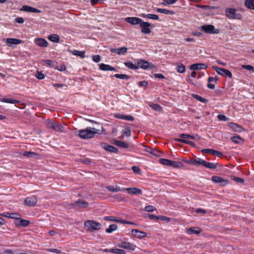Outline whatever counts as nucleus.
<instances>
[{
    "label": "nucleus",
    "instance_id": "1",
    "mask_svg": "<svg viewBox=\"0 0 254 254\" xmlns=\"http://www.w3.org/2000/svg\"><path fill=\"white\" fill-rule=\"evenodd\" d=\"M99 130L93 127H87L85 129H80L76 132V134L82 139H89L93 137Z\"/></svg>",
    "mask_w": 254,
    "mask_h": 254
},
{
    "label": "nucleus",
    "instance_id": "2",
    "mask_svg": "<svg viewBox=\"0 0 254 254\" xmlns=\"http://www.w3.org/2000/svg\"><path fill=\"white\" fill-rule=\"evenodd\" d=\"M84 225L85 229L90 232L99 230L102 227L101 223L90 220L85 221Z\"/></svg>",
    "mask_w": 254,
    "mask_h": 254
},
{
    "label": "nucleus",
    "instance_id": "3",
    "mask_svg": "<svg viewBox=\"0 0 254 254\" xmlns=\"http://www.w3.org/2000/svg\"><path fill=\"white\" fill-rule=\"evenodd\" d=\"M46 125L49 128H51L56 131L60 132H64V127L52 120H47L46 121Z\"/></svg>",
    "mask_w": 254,
    "mask_h": 254
},
{
    "label": "nucleus",
    "instance_id": "4",
    "mask_svg": "<svg viewBox=\"0 0 254 254\" xmlns=\"http://www.w3.org/2000/svg\"><path fill=\"white\" fill-rule=\"evenodd\" d=\"M200 30L207 34H218L219 29L215 28L214 26L210 24L203 25L199 27Z\"/></svg>",
    "mask_w": 254,
    "mask_h": 254
},
{
    "label": "nucleus",
    "instance_id": "5",
    "mask_svg": "<svg viewBox=\"0 0 254 254\" xmlns=\"http://www.w3.org/2000/svg\"><path fill=\"white\" fill-rule=\"evenodd\" d=\"M226 15L230 19H241L242 15L237 13L234 8H228L226 10Z\"/></svg>",
    "mask_w": 254,
    "mask_h": 254
},
{
    "label": "nucleus",
    "instance_id": "6",
    "mask_svg": "<svg viewBox=\"0 0 254 254\" xmlns=\"http://www.w3.org/2000/svg\"><path fill=\"white\" fill-rule=\"evenodd\" d=\"M212 68L220 75L229 78H231L232 76L231 72L225 68H219L216 66H213Z\"/></svg>",
    "mask_w": 254,
    "mask_h": 254
},
{
    "label": "nucleus",
    "instance_id": "7",
    "mask_svg": "<svg viewBox=\"0 0 254 254\" xmlns=\"http://www.w3.org/2000/svg\"><path fill=\"white\" fill-rule=\"evenodd\" d=\"M118 246L119 248L125 249L130 251H134L136 248V246L132 243L128 242H122L118 244Z\"/></svg>",
    "mask_w": 254,
    "mask_h": 254
},
{
    "label": "nucleus",
    "instance_id": "8",
    "mask_svg": "<svg viewBox=\"0 0 254 254\" xmlns=\"http://www.w3.org/2000/svg\"><path fill=\"white\" fill-rule=\"evenodd\" d=\"M139 25L141 27V32L142 33L144 34H149L151 33V29L150 28L151 24L150 23L142 21V20Z\"/></svg>",
    "mask_w": 254,
    "mask_h": 254
},
{
    "label": "nucleus",
    "instance_id": "9",
    "mask_svg": "<svg viewBox=\"0 0 254 254\" xmlns=\"http://www.w3.org/2000/svg\"><path fill=\"white\" fill-rule=\"evenodd\" d=\"M131 234L134 237L137 239H141L147 236L146 232L139 230L138 229H133L131 230Z\"/></svg>",
    "mask_w": 254,
    "mask_h": 254
},
{
    "label": "nucleus",
    "instance_id": "10",
    "mask_svg": "<svg viewBox=\"0 0 254 254\" xmlns=\"http://www.w3.org/2000/svg\"><path fill=\"white\" fill-rule=\"evenodd\" d=\"M181 138L185 139H193L196 141L199 140L200 137L197 134H188L185 133H181L179 135Z\"/></svg>",
    "mask_w": 254,
    "mask_h": 254
},
{
    "label": "nucleus",
    "instance_id": "11",
    "mask_svg": "<svg viewBox=\"0 0 254 254\" xmlns=\"http://www.w3.org/2000/svg\"><path fill=\"white\" fill-rule=\"evenodd\" d=\"M211 179L215 183L218 184L222 186L227 185L228 182L227 180L224 179L222 177L216 176L212 177Z\"/></svg>",
    "mask_w": 254,
    "mask_h": 254
},
{
    "label": "nucleus",
    "instance_id": "12",
    "mask_svg": "<svg viewBox=\"0 0 254 254\" xmlns=\"http://www.w3.org/2000/svg\"><path fill=\"white\" fill-rule=\"evenodd\" d=\"M6 42L9 47H13L14 45H18L22 42V40L15 38H7Z\"/></svg>",
    "mask_w": 254,
    "mask_h": 254
},
{
    "label": "nucleus",
    "instance_id": "13",
    "mask_svg": "<svg viewBox=\"0 0 254 254\" xmlns=\"http://www.w3.org/2000/svg\"><path fill=\"white\" fill-rule=\"evenodd\" d=\"M125 20L132 25L140 24L142 20L138 17H128L125 19Z\"/></svg>",
    "mask_w": 254,
    "mask_h": 254
},
{
    "label": "nucleus",
    "instance_id": "14",
    "mask_svg": "<svg viewBox=\"0 0 254 254\" xmlns=\"http://www.w3.org/2000/svg\"><path fill=\"white\" fill-rule=\"evenodd\" d=\"M229 127L234 131L241 132L244 131V128L240 125L233 123L228 124Z\"/></svg>",
    "mask_w": 254,
    "mask_h": 254
},
{
    "label": "nucleus",
    "instance_id": "15",
    "mask_svg": "<svg viewBox=\"0 0 254 254\" xmlns=\"http://www.w3.org/2000/svg\"><path fill=\"white\" fill-rule=\"evenodd\" d=\"M127 190V192L130 194H142L141 190L137 188H124V190Z\"/></svg>",
    "mask_w": 254,
    "mask_h": 254
},
{
    "label": "nucleus",
    "instance_id": "16",
    "mask_svg": "<svg viewBox=\"0 0 254 254\" xmlns=\"http://www.w3.org/2000/svg\"><path fill=\"white\" fill-rule=\"evenodd\" d=\"M35 43L41 47H47L48 46V42L43 38H37L34 40Z\"/></svg>",
    "mask_w": 254,
    "mask_h": 254
},
{
    "label": "nucleus",
    "instance_id": "17",
    "mask_svg": "<svg viewBox=\"0 0 254 254\" xmlns=\"http://www.w3.org/2000/svg\"><path fill=\"white\" fill-rule=\"evenodd\" d=\"M207 67V66L203 64H191L190 66V69L192 70H200V69H206Z\"/></svg>",
    "mask_w": 254,
    "mask_h": 254
},
{
    "label": "nucleus",
    "instance_id": "18",
    "mask_svg": "<svg viewBox=\"0 0 254 254\" xmlns=\"http://www.w3.org/2000/svg\"><path fill=\"white\" fill-rule=\"evenodd\" d=\"M127 49L126 47H122L119 49H111V51L112 53H116L119 55H124L127 52Z\"/></svg>",
    "mask_w": 254,
    "mask_h": 254
},
{
    "label": "nucleus",
    "instance_id": "19",
    "mask_svg": "<svg viewBox=\"0 0 254 254\" xmlns=\"http://www.w3.org/2000/svg\"><path fill=\"white\" fill-rule=\"evenodd\" d=\"M138 68L139 67L143 69H146L149 66V63L143 60L139 59L137 60V65Z\"/></svg>",
    "mask_w": 254,
    "mask_h": 254
},
{
    "label": "nucleus",
    "instance_id": "20",
    "mask_svg": "<svg viewBox=\"0 0 254 254\" xmlns=\"http://www.w3.org/2000/svg\"><path fill=\"white\" fill-rule=\"evenodd\" d=\"M100 69L103 71H116V69L109 65L104 64H100Z\"/></svg>",
    "mask_w": 254,
    "mask_h": 254
},
{
    "label": "nucleus",
    "instance_id": "21",
    "mask_svg": "<svg viewBox=\"0 0 254 254\" xmlns=\"http://www.w3.org/2000/svg\"><path fill=\"white\" fill-rule=\"evenodd\" d=\"M102 147L105 150L110 151V152H117V151H118L117 148L114 147L113 146L109 145L107 143H103L102 144Z\"/></svg>",
    "mask_w": 254,
    "mask_h": 254
},
{
    "label": "nucleus",
    "instance_id": "22",
    "mask_svg": "<svg viewBox=\"0 0 254 254\" xmlns=\"http://www.w3.org/2000/svg\"><path fill=\"white\" fill-rule=\"evenodd\" d=\"M205 160L201 159V158H196L193 160H191L190 162V163L196 166H204Z\"/></svg>",
    "mask_w": 254,
    "mask_h": 254
},
{
    "label": "nucleus",
    "instance_id": "23",
    "mask_svg": "<svg viewBox=\"0 0 254 254\" xmlns=\"http://www.w3.org/2000/svg\"><path fill=\"white\" fill-rule=\"evenodd\" d=\"M202 152L203 153H206L209 154H211L214 156H219L222 154V153L211 149H204L202 150Z\"/></svg>",
    "mask_w": 254,
    "mask_h": 254
},
{
    "label": "nucleus",
    "instance_id": "24",
    "mask_svg": "<svg viewBox=\"0 0 254 254\" xmlns=\"http://www.w3.org/2000/svg\"><path fill=\"white\" fill-rule=\"evenodd\" d=\"M186 232L189 234H198L201 232V230L198 227H191L187 229Z\"/></svg>",
    "mask_w": 254,
    "mask_h": 254
},
{
    "label": "nucleus",
    "instance_id": "25",
    "mask_svg": "<svg viewBox=\"0 0 254 254\" xmlns=\"http://www.w3.org/2000/svg\"><path fill=\"white\" fill-rule=\"evenodd\" d=\"M74 205L80 208H86L88 205V203L84 201H76Z\"/></svg>",
    "mask_w": 254,
    "mask_h": 254
},
{
    "label": "nucleus",
    "instance_id": "26",
    "mask_svg": "<svg viewBox=\"0 0 254 254\" xmlns=\"http://www.w3.org/2000/svg\"><path fill=\"white\" fill-rule=\"evenodd\" d=\"M114 143L116 145L121 147H122V148H128L129 146V145H128L127 143L123 142V141H120V140H115L114 141Z\"/></svg>",
    "mask_w": 254,
    "mask_h": 254
},
{
    "label": "nucleus",
    "instance_id": "27",
    "mask_svg": "<svg viewBox=\"0 0 254 254\" xmlns=\"http://www.w3.org/2000/svg\"><path fill=\"white\" fill-rule=\"evenodd\" d=\"M141 16L144 18H147L153 20H158L159 19V16L157 15L153 14H144L142 13L141 15Z\"/></svg>",
    "mask_w": 254,
    "mask_h": 254
},
{
    "label": "nucleus",
    "instance_id": "28",
    "mask_svg": "<svg viewBox=\"0 0 254 254\" xmlns=\"http://www.w3.org/2000/svg\"><path fill=\"white\" fill-rule=\"evenodd\" d=\"M170 166L175 168H181L183 167V164L180 162L174 161L171 160Z\"/></svg>",
    "mask_w": 254,
    "mask_h": 254
},
{
    "label": "nucleus",
    "instance_id": "29",
    "mask_svg": "<svg viewBox=\"0 0 254 254\" xmlns=\"http://www.w3.org/2000/svg\"><path fill=\"white\" fill-rule=\"evenodd\" d=\"M48 39L53 42L58 43L60 41V37L57 34H52L48 36Z\"/></svg>",
    "mask_w": 254,
    "mask_h": 254
},
{
    "label": "nucleus",
    "instance_id": "30",
    "mask_svg": "<svg viewBox=\"0 0 254 254\" xmlns=\"http://www.w3.org/2000/svg\"><path fill=\"white\" fill-rule=\"evenodd\" d=\"M245 4L249 9H254V0H246Z\"/></svg>",
    "mask_w": 254,
    "mask_h": 254
},
{
    "label": "nucleus",
    "instance_id": "31",
    "mask_svg": "<svg viewBox=\"0 0 254 254\" xmlns=\"http://www.w3.org/2000/svg\"><path fill=\"white\" fill-rule=\"evenodd\" d=\"M175 140L189 144L192 146H194L195 145L194 143L193 142L183 138H175Z\"/></svg>",
    "mask_w": 254,
    "mask_h": 254
},
{
    "label": "nucleus",
    "instance_id": "32",
    "mask_svg": "<svg viewBox=\"0 0 254 254\" xmlns=\"http://www.w3.org/2000/svg\"><path fill=\"white\" fill-rule=\"evenodd\" d=\"M157 11L158 12L161 13H164L165 14H170L172 15L174 13V12L171 10H168L166 9H163V8H158L157 9Z\"/></svg>",
    "mask_w": 254,
    "mask_h": 254
},
{
    "label": "nucleus",
    "instance_id": "33",
    "mask_svg": "<svg viewBox=\"0 0 254 254\" xmlns=\"http://www.w3.org/2000/svg\"><path fill=\"white\" fill-rule=\"evenodd\" d=\"M203 166L207 168L214 169L217 168V164L205 161Z\"/></svg>",
    "mask_w": 254,
    "mask_h": 254
},
{
    "label": "nucleus",
    "instance_id": "34",
    "mask_svg": "<svg viewBox=\"0 0 254 254\" xmlns=\"http://www.w3.org/2000/svg\"><path fill=\"white\" fill-rule=\"evenodd\" d=\"M108 190L113 192H118L119 191H123L124 188H120L118 187L109 186L107 188Z\"/></svg>",
    "mask_w": 254,
    "mask_h": 254
},
{
    "label": "nucleus",
    "instance_id": "35",
    "mask_svg": "<svg viewBox=\"0 0 254 254\" xmlns=\"http://www.w3.org/2000/svg\"><path fill=\"white\" fill-rule=\"evenodd\" d=\"M118 228V226L116 224L110 225L108 228L106 229L105 231L108 233H111L112 232L116 230Z\"/></svg>",
    "mask_w": 254,
    "mask_h": 254
},
{
    "label": "nucleus",
    "instance_id": "36",
    "mask_svg": "<svg viewBox=\"0 0 254 254\" xmlns=\"http://www.w3.org/2000/svg\"><path fill=\"white\" fill-rule=\"evenodd\" d=\"M0 100L3 102L11 103V104H16V103H19V101L18 100H15V99L3 98L1 99H0Z\"/></svg>",
    "mask_w": 254,
    "mask_h": 254
},
{
    "label": "nucleus",
    "instance_id": "37",
    "mask_svg": "<svg viewBox=\"0 0 254 254\" xmlns=\"http://www.w3.org/2000/svg\"><path fill=\"white\" fill-rule=\"evenodd\" d=\"M176 70L179 73H183L185 72V66L184 64H180L176 67Z\"/></svg>",
    "mask_w": 254,
    "mask_h": 254
},
{
    "label": "nucleus",
    "instance_id": "38",
    "mask_svg": "<svg viewBox=\"0 0 254 254\" xmlns=\"http://www.w3.org/2000/svg\"><path fill=\"white\" fill-rule=\"evenodd\" d=\"M149 105L152 109H153L155 111L160 112L162 110V107L158 104H149Z\"/></svg>",
    "mask_w": 254,
    "mask_h": 254
},
{
    "label": "nucleus",
    "instance_id": "39",
    "mask_svg": "<svg viewBox=\"0 0 254 254\" xmlns=\"http://www.w3.org/2000/svg\"><path fill=\"white\" fill-rule=\"evenodd\" d=\"M171 160L167 159L161 158L159 159V162L162 165L170 166Z\"/></svg>",
    "mask_w": 254,
    "mask_h": 254
},
{
    "label": "nucleus",
    "instance_id": "40",
    "mask_svg": "<svg viewBox=\"0 0 254 254\" xmlns=\"http://www.w3.org/2000/svg\"><path fill=\"white\" fill-rule=\"evenodd\" d=\"M72 53L74 55L79 56L81 58H84L85 57V52L84 51H79L77 50H74L72 52Z\"/></svg>",
    "mask_w": 254,
    "mask_h": 254
},
{
    "label": "nucleus",
    "instance_id": "41",
    "mask_svg": "<svg viewBox=\"0 0 254 254\" xmlns=\"http://www.w3.org/2000/svg\"><path fill=\"white\" fill-rule=\"evenodd\" d=\"M110 253H115L117 254H125L126 252L123 250L119 249H111Z\"/></svg>",
    "mask_w": 254,
    "mask_h": 254
},
{
    "label": "nucleus",
    "instance_id": "42",
    "mask_svg": "<svg viewBox=\"0 0 254 254\" xmlns=\"http://www.w3.org/2000/svg\"><path fill=\"white\" fill-rule=\"evenodd\" d=\"M125 65L130 69H137L138 66L134 64L132 62H127L125 63Z\"/></svg>",
    "mask_w": 254,
    "mask_h": 254
},
{
    "label": "nucleus",
    "instance_id": "43",
    "mask_svg": "<svg viewBox=\"0 0 254 254\" xmlns=\"http://www.w3.org/2000/svg\"><path fill=\"white\" fill-rule=\"evenodd\" d=\"M114 76L115 77L121 79L127 80L129 78L128 75L124 74H116Z\"/></svg>",
    "mask_w": 254,
    "mask_h": 254
},
{
    "label": "nucleus",
    "instance_id": "44",
    "mask_svg": "<svg viewBox=\"0 0 254 254\" xmlns=\"http://www.w3.org/2000/svg\"><path fill=\"white\" fill-rule=\"evenodd\" d=\"M44 62L50 67H53L55 68L56 63L55 61L51 60H45Z\"/></svg>",
    "mask_w": 254,
    "mask_h": 254
},
{
    "label": "nucleus",
    "instance_id": "45",
    "mask_svg": "<svg viewBox=\"0 0 254 254\" xmlns=\"http://www.w3.org/2000/svg\"><path fill=\"white\" fill-rule=\"evenodd\" d=\"M35 75L36 77L39 79H43L45 77V75L42 72H40L38 70L37 71Z\"/></svg>",
    "mask_w": 254,
    "mask_h": 254
},
{
    "label": "nucleus",
    "instance_id": "46",
    "mask_svg": "<svg viewBox=\"0 0 254 254\" xmlns=\"http://www.w3.org/2000/svg\"><path fill=\"white\" fill-rule=\"evenodd\" d=\"M242 67L244 69H246L249 71H252L253 72H254V67H253V66H252L251 65L244 64V65H242Z\"/></svg>",
    "mask_w": 254,
    "mask_h": 254
},
{
    "label": "nucleus",
    "instance_id": "47",
    "mask_svg": "<svg viewBox=\"0 0 254 254\" xmlns=\"http://www.w3.org/2000/svg\"><path fill=\"white\" fill-rule=\"evenodd\" d=\"M145 210L148 212H152L156 210V208L152 205H147L144 208Z\"/></svg>",
    "mask_w": 254,
    "mask_h": 254
},
{
    "label": "nucleus",
    "instance_id": "48",
    "mask_svg": "<svg viewBox=\"0 0 254 254\" xmlns=\"http://www.w3.org/2000/svg\"><path fill=\"white\" fill-rule=\"evenodd\" d=\"M55 69H56L60 71H64L66 69L65 66L64 64H61L59 66H55Z\"/></svg>",
    "mask_w": 254,
    "mask_h": 254
},
{
    "label": "nucleus",
    "instance_id": "49",
    "mask_svg": "<svg viewBox=\"0 0 254 254\" xmlns=\"http://www.w3.org/2000/svg\"><path fill=\"white\" fill-rule=\"evenodd\" d=\"M20 10L31 12H32V7L29 6L24 5L22 7V8L20 9Z\"/></svg>",
    "mask_w": 254,
    "mask_h": 254
},
{
    "label": "nucleus",
    "instance_id": "50",
    "mask_svg": "<svg viewBox=\"0 0 254 254\" xmlns=\"http://www.w3.org/2000/svg\"><path fill=\"white\" fill-rule=\"evenodd\" d=\"M30 221L25 219H21V226L26 227L30 224Z\"/></svg>",
    "mask_w": 254,
    "mask_h": 254
},
{
    "label": "nucleus",
    "instance_id": "51",
    "mask_svg": "<svg viewBox=\"0 0 254 254\" xmlns=\"http://www.w3.org/2000/svg\"><path fill=\"white\" fill-rule=\"evenodd\" d=\"M232 141L236 143H239L241 138L239 136H234L232 137Z\"/></svg>",
    "mask_w": 254,
    "mask_h": 254
},
{
    "label": "nucleus",
    "instance_id": "52",
    "mask_svg": "<svg viewBox=\"0 0 254 254\" xmlns=\"http://www.w3.org/2000/svg\"><path fill=\"white\" fill-rule=\"evenodd\" d=\"M217 118L219 121H227L228 120L227 117L224 115H218L217 116Z\"/></svg>",
    "mask_w": 254,
    "mask_h": 254
},
{
    "label": "nucleus",
    "instance_id": "53",
    "mask_svg": "<svg viewBox=\"0 0 254 254\" xmlns=\"http://www.w3.org/2000/svg\"><path fill=\"white\" fill-rule=\"evenodd\" d=\"M10 218H12L16 220L18 218H20V215L16 213H11Z\"/></svg>",
    "mask_w": 254,
    "mask_h": 254
},
{
    "label": "nucleus",
    "instance_id": "54",
    "mask_svg": "<svg viewBox=\"0 0 254 254\" xmlns=\"http://www.w3.org/2000/svg\"><path fill=\"white\" fill-rule=\"evenodd\" d=\"M104 220L109 221L116 222L117 219L113 216H105Z\"/></svg>",
    "mask_w": 254,
    "mask_h": 254
},
{
    "label": "nucleus",
    "instance_id": "55",
    "mask_svg": "<svg viewBox=\"0 0 254 254\" xmlns=\"http://www.w3.org/2000/svg\"><path fill=\"white\" fill-rule=\"evenodd\" d=\"M194 97H195V98H196L197 100L202 102V103H205L207 101V100L201 97V96H199L198 95H195L194 96Z\"/></svg>",
    "mask_w": 254,
    "mask_h": 254
},
{
    "label": "nucleus",
    "instance_id": "56",
    "mask_svg": "<svg viewBox=\"0 0 254 254\" xmlns=\"http://www.w3.org/2000/svg\"><path fill=\"white\" fill-rule=\"evenodd\" d=\"M123 133L124 134H125L127 136H130L131 135V131L129 128H126L123 130Z\"/></svg>",
    "mask_w": 254,
    "mask_h": 254
},
{
    "label": "nucleus",
    "instance_id": "57",
    "mask_svg": "<svg viewBox=\"0 0 254 254\" xmlns=\"http://www.w3.org/2000/svg\"><path fill=\"white\" fill-rule=\"evenodd\" d=\"M132 170L135 173H136L137 174H140L141 173L140 169H139V167L137 166H132Z\"/></svg>",
    "mask_w": 254,
    "mask_h": 254
},
{
    "label": "nucleus",
    "instance_id": "58",
    "mask_svg": "<svg viewBox=\"0 0 254 254\" xmlns=\"http://www.w3.org/2000/svg\"><path fill=\"white\" fill-rule=\"evenodd\" d=\"M92 60L96 63H98L101 61V58L99 55H94L92 57Z\"/></svg>",
    "mask_w": 254,
    "mask_h": 254
},
{
    "label": "nucleus",
    "instance_id": "59",
    "mask_svg": "<svg viewBox=\"0 0 254 254\" xmlns=\"http://www.w3.org/2000/svg\"><path fill=\"white\" fill-rule=\"evenodd\" d=\"M24 203L26 205L30 206L31 203V198L30 197H27L25 199Z\"/></svg>",
    "mask_w": 254,
    "mask_h": 254
},
{
    "label": "nucleus",
    "instance_id": "60",
    "mask_svg": "<svg viewBox=\"0 0 254 254\" xmlns=\"http://www.w3.org/2000/svg\"><path fill=\"white\" fill-rule=\"evenodd\" d=\"M195 212L197 213H201L202 214L206 213V211L202 208H197L195 210Z\"/></svg>",
    "mask_w": 254,
    "mask_h": 254
},
{
    "label": "nucleus",
    "instance_id": "61",
    "mask_svg": "<svg viewBox=\"0 0 254 254\" xmlns=\"http://www.w3.org/2000/svg\"><path fill=\"white\" fill-rule=\"evenodd\" d=\"M16 22L18 23H23L24 22V20L22 17H17L15 19Z\"/></svg>",
    "mask_w": 254,
    "mask_h": 254
},
{
    "label": "nucleus",
    "instance_id": "62",
    "mask_svg": "<svg viewBox=\"0 0 254 254\" xmlns=\"http://www.w3.org/2000/svg\"><path fill=\"white\" fill-rule=\"evenodd\" d=\"M163 0L165 2H166V4H173L177 1V0Z\"/></svg>",
    "mask_w": 254,
    "mask_h": 254
},
{
    "label": "nucleus",
    "instance_id": "63",
    "mask_svg": "<svg viewBox=\"0 0 254 254\" xmlns=\"http://www.w3.org/2000/svg\"><path fill=\"white\" fill-rule=\"evenodd\" d=\"M217 81V79L216 78H214L212 77H209L208 79V82L209 83H212V82H214V83H216Z\"/></svg>",
    "mask_w": 254,
    "mask_h": 254
},
{
    "label": "nucleus",
    "instance_id": "64",
    "mask_svg": "<svg viewBox=\"0 0 254 254\" xmlns=\"http://www.w3.org/2000/svg\"><path fill=\"white\" fill-rule=\"evenodd\" d=\"M21 219L20 218H18L16 220H15L14 221V224L16 226H21Z\"/></svg>",
    "mask_w": 254,
    "mask_h": 254
}]
</instances>
